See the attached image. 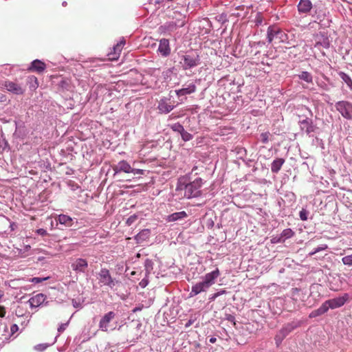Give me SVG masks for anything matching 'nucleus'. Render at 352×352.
Wrapping results in <instances>:
<instances>
[{
  "instance_id": "423d86ee",
  "label": "nucleus",
  "mask_w": 352,
  "mask_h": 352,
  "mask_svg": "<svg viewBox=\"0 0 352 352\" xmlns=\"http://www.w3.org/2000/svg\"><path fill=\"white\" fill-rule=\"evenodd\" d=\"M336 109L347 119H352V104L347 101H340L336 104Z\"/></svg>"
},
{
  "instance_id": "cd10ccee",
  "label": "nucleus",
  "mask_w": 352,
  "mask_h": 352,
  "mask_svg": "<svg viewBox=\"0 0 352 352\" xmlns=\"http://www.w3.org/2000/svg\"><path fill=\"white\" fill-rule=\"evenodd\" d=\"M339 76L352 89V80L349 76L341 72L339 73Z\"/></svg>"
},
{
  "instance_id": "de8ad7c7",
  "label": "nucleus",
  "mask_w": 352,
  "mask_h": 352,
  "mask_svg": "<svg viewBox=\"0 0 352 352\" xmlns=\"http://www.w3.org/2000/svg\"><path fill=\"white\" fill-rule=\"evenodd\" d=\"M218 296H219V294L215 293V294H214L211 297H210V300L211 301H213V300H215Z\"/></svg>"
},
{
  "instance_id": "9d476101",
  "label": "nucleus",
  "mask_w": 352,
  "mask_h": 352,
  "mask_svg": "<svg viewBox=\"0 0 352 352\" xmlns=\"http://www.w3.org/2000/svg\"><path fill=\"white\" fill-rule=\"evenodd\" d=\"M293 328L287 325L282 328L276 335L274 340L277 346H278L286 336L292 331Z\"/></svg>"
},
{
  "instance_id": "f704fd0d",
  "label": "nucleus",
  "mask_w": 352,
  "mask_h": 352,
  "mask_svg": "<svg viewBox=\"0 0 352 352\" xmlns=\"http://www.w3.org/2000/svg\"><path fill=\"white\" fill-rule=\"evenodd\" d=\"M269 135H270V133L269 132H265V133H262L261 134V142L264 144H266L268 142V139H269Z\"/></svg>"
},
{
  "instance_id": "412c9836",
  "label": "nucleus",
  "mask_w": 352,
  "mask_h": 352,
  "mask_svg": "<svg viewBox=\"0 0 352 352\" xmlns=\"http://www.w3.org/2000/svg\"><path fill=\"white\" fill-rule=\"evenodd\" d=\"M187 217L188 214L185 211L177 212L167 216L166 221L168 222H173L184 219Z\"/></svg>"
},
{
  "instance_id": "c03bdc74",
  "label": "nucleus",
  "mask_w": 352,
  "mask_h": 352,
  "mask_svg": "<svg viewBox=\"0 0 352 352\" xmlns=\"http://www.w3.org/2000/svg\"><path fill=\"white\" fill-rule=\"evenodd\" d=\"M176 13H179V12H173V15L172 16H170V17H171L174 21H177V19H179V16L178 15H176Z\"/></svg>"
},
{
  "instance_id": "7ed1b4c3",
  "label": "nucleus",
  "mask_w": 352,
  "mask_h": 352,
  "mask_svg": "<svg viewBox=\"0 0 352 352\" xmlns=\"http://www.w3.org/2000/svg\"><path fill=\"white\" fill-rule=\"evenodd\" d=\"M267 40L269 43L276 44L284 43L287 40V35L277 26H270L267 29Z\"/></svg>"
},
{
  "instance_id": "ddd939ff",
  "label": "nucleus",
  "mask_w": 352,
  "mask_h": 352,
  "mask_svg": "<svg viewBox=\"0 0 352 352\" xmlns=\"http://www.w3.org/2000/svg\"><path fill=\"white\" fill-rule=\"evenodd\" d=\"M124 43V41H120L113 47L111 52L108 54L109 60H114L118 59Z\"/></svg>"
},
{
  "instance_id": "dca6fc26",
  "label": "nucleus",
  "mask_w": 352,
  "mask_h": 352,
  "mask_svg": "<svg viewBox=\"0 0 352 352\" xmlns=\"http://www.w3.org/2000/svg\"><path fill=\"white\" fill-rule=\"evenodd\" d=\"M158 51L164 56H167L170 54V48L169 46V41L168 39L162 38L160 41Z\"/></svg>"
},
{
  "instance_id": "6ab92c4d",
  "label": "nucleus",
  "mask_w": 352,
  "mask_h": 352,
  "mask_svg": "<svg viewBox=\"0 0 352 352\" xmlns=\"http://www.w3.org/2000/svg\"><path fill=\"white\" fill-rule=\"evenodd\" d=\"M220 276V272L218 268H216L215 270L206 274L204 277V280L209 283L210 285H212L215 283V280Z\"/></svg>"
},
{
  "instance_id": "20e7f679",
  "label": "nucleus",
  "mask_w": 352,
  "mask_h": 352,
  "mask_svg": "<svg viewBox=\"0 0 352 352\" xmlns=\"http://www.w3.org/2000/svg\"><path fill=\"white\" fill-rule=\"evenodd\" d=\"M98 278L100 283L102 284L103 285H107L110 288H113L118 283L117 280L112 278L109 270L106 268H102L100 270L98 273Z\"/></svg>"
},
{
  "instance_id": "a878e982",
  "label": "nucleus",
  "mask_w": 352,
  "mask_h": 352,
  "mask_svg": "<svg viewBox=\"0 0 352 352\" xmlns=\"http://www.w3.org/2000/svg\"><path fill=\"white\" fill-rule=\"evenodd\" d=\"M327 311L326 305L324 303L317 309L312 311L309 314V318H315L322 314H324Z\"/></svg>"
},
{
  "instance_id": "09e8293b",
  "label": "nucleus",
  "mask_w": 352,
  "mask_h": 352,
  "mask_svg": "<svg viewBox=\"0 0 352 352\" xmlns=\"http://www.w3.org/2000/svg\"><path fill=\"white\" fill-rule=\"evenodd\" d=\"M134 219H135V217H134ZM133 221V217H129L128 219H127V223L128 224H130L131 223H132Z\"/></svg>"
},
{
  "instance_id": "864d4df0",
  "label": "nucleus",
  "mask_w": 352,
  "mask_h": 352,
  "mask_svg": "<svg viewBox=\"0 0 352 352\" xmlns=\"http://www.w3.org/2000/svg\"><path fill=\"white\" fill-rule=\"evenodd\" d=\"M3 294L1 291H0V298L3 296Z\"/></svg>"
},
{
  "instance_id": "e433bc0d",
  "label": "nucleus",
  "mask_w": 352,
  "mask_h": 352,
  "mask_svg": "<svg viewBox=\"0 0 352 352\" xmlns=\"http://www.w3.org/2000/svg\"><path fill=\"white\" fill-rule=\"evenodd\" d=\"M302 124L307 125V129H306L307 133H310L314 131V126L312 125H311V124H309V122L307 120H303L302 122Z\"/></svg>"
},
{
  "instance_id": "c85d7f7f",
  "label": "nucleus",
  "mask_w": 352,
  "mask_h": 352,
  "mask_svg": "<svg viewBox=\"0 0 352 352\" xmlns=\"http://www.w3.org/2000/svg\"><path fill=\"white\" fill-rule=\"evenodd\" d=\"M299 78L309 83L312 82L313 80L311 74L307 72H302L299 75Z\"/></svg>"
},
{
  "instance_id": "79ce46f5",
  "label": "nucleus",
  "mask_w": 352,
  "mask_h": 352,
  "mask_svg": "<svg viewBox=\"0 0 352 352\" xmlns=\"http://www.w3.org/2000/svg\"><path fill=\"white\" fill-rule=\"evenodd\" d=\"M6 309L3 306H0V317L3 318L6 315Z\"/></svg>"
},
{
  "instance_id": "5701e85b",
  "label": "nucleus",
  "mask_w": 352,
  "mask_h": 352,
  "mask_svg": "<svg viewBox=\"0 0 352 352\" xmlns=\"http://www.w3.org/2000/svg\"><path fill=\"white\" fill-rule=\"evenodd\" d=\"M56 221L60 224L64 225L66 227H71L73 226V219L68 215L60 214L56 219Z\"/></svg>"
},
{
  "instance_id": "f8f14e48",
  "label": "nucleus",
  "mask_w": 352,
  "mask_h": 352,
  "mask_svg": "<svg viewBox=\"0 0 352 352\" xmlns=\"http://www.w3.org/2000/svg\"><path fill=\"white\" fill-rule=\"evenodd\" d=\"M169 101L170 100L167 98H163L160 100L157 109L160 113H168L174 109L175 106L170 104Z\"/></svg>"
},
{
  "instance_id": "72a5a7b5",
  "label": "nucleus",
  "mask_w": 352,
  "mask_h": 352,
  "mask_svg": "<svg viewBox=\"0 0 352 352\" xmlns=\"http://www.w3.org/2000/svg\"><path fill=\"white\" fill-rule=\"evenodd\" d=\"M181 135H182V139L184 141L190 140L191 139V138H192V135L186 131L184 129V131H182L181 133Z\"/></svg>"
},
{
  "instance_id": "8fccbe9b",
  "label": "nucleus",
  "mask_w": 352,
  "mask_h": 352,
  "mask_svg": "<svg viewBox=\"0 0 352 352\" xmlns=\"http://www.w3.org/2000/svg\"><path fill=\"white\" fill-rule=\"evenodd\" d=\"M216 340H217L216 338H214V337L210 338L209 340L210 343H214L216 342Z\"/></svg>"
},
{
  "instance_id": "4c0bfd02",
  "label": "nucleus",
  "mask_w": 352,
  "mask_h": 352,
  "mask_svg": "<svg viewBox=\"0 0 352 352\" xmlns=\"http://www.w3.org/2000/svg\"><path fill=\"white\" fill-rule=\"evenodd\" d=\"M307 214H308V212L305 209H302V210H300V212L299 213L300 219L302 221L307 220Z\"/></svg>"
},
{
  "instance_id": "f03ea898",
  "label": "nucleus",
  "mask_w": 352,
  "mask_h": 352,
  "mask_svg": "<svg viewBox=\"0 0 352 352\" xmlns=\"http://www.w3.org/2000/svg\"><path fill=\"white\" fill-rule=\"evenodd\" d=\"M176 15L179 16V19H177V21H170L160 26L158 31L160 34H170L171 32L175 31L178 28L183 27L185 25L186 16L182 13H176Z\"/></svg>"
},
{
  "instance_id": "2eb2a0df",
  "label": "nucleus",
  "mask_w": 352,
  "mask_h": 352,
  "mask_svg": "<svg viewBox=\"0 0 352 352\" xmlns=\"http://www.w3.org/2000/svg\"><path fill=\"white\" fill-rule=\"evenodd\" d=\"M46 296L43 294H38L30 298L28 302L31 307H38L45 300Z\"/></svg>"
},
{
  "instance_id": "6e6552de",
  "label": "nucleus",
  "mask_w": 352,
  "mask_h": 352,
  "mask_svg": "<svg viewBox=\"0 0 352 352\" xmlns=\"http://www.w3.org/2000/svg\"><path fill=\"white\" fill-rule=\"evenodd\" d=\"M116 317L113 311H109L105 314L99 322V328L102 331H107L109 329V323Z\"/></svg>"
},
{
  "instance_id": "9b49d317",
  "label": "nucleus",
  "mask_w": 352,
  "mask_h": 352,
  "mask_svg": "<svg viewBox=\"0 0 352 352\" xmlns=\"http://www.w3.org/2000/svg\"><path fill=\"white\" fill-rule=\"evenodd\" d=\"M211 286V285L203 280V281L197 283L194 286H192L190 294L191 296H196L202 292L206 291V289H208Z\"/></svg>"
},
{
  "instance_id": "bb28decb",
  "label": "nucleus",
  "mask_w": 352,
  "mask_h": 352,
  "mask_svg": "<svg viewBox=\"0 0 352 352\" xmlns=\"http://www.w3.org/2000/svg\"><path fill=\"white\" fill-rule=\"evenodd\" d=\"M149 235H150L149 230H148V229L143 230L136 235L135 239L138 241L146 240V239H148L149 237Z\"/></svg>"
},
{
  "instance_id": "49530a36",
  "label": "nucleus",
  "mask_w": 352,
  "mask_h": 352,
  "mask_svg": "<svg viewBox=\"0 0 352 352\" xmlns=\"http://www.w3.org/2000/svg\"><path fill=\"white\" fill-rule=\"evenodd\" d=\"M37 232H38L39 234L43 235V236H45V235H46V234H47V231H46L45 230H44V229H42V228L38 229V230H37Z\"/></svg>"
},
{
  "instance_id": "a211bd4d",
  "label": "nucleus",
  "mask_w": 352,
  "mask_h": 352,
  "mask_svg": "<svg viewBox=\"0 0 352 352\" xmlns=\"http://www.w3.org/2000/svg\"><path fill=\"white\" fill-rule=\"evenodd\" d=\"M46 68V65L43 61L36 59L31 63V66L29 68L30 71L36 72L38 73L43 72Z\"/></svg>"
},
{
  "instance_id": "c756f323",
  "label": "nucleus",
  "mask_w": 352,
  "mask_h": 352,
  "mask_svg": "<svg viewBox=\"0 0 352 352\" xmlns=\"http://www.w3.org/2000/svg\"><path fill=\"white\" fill-rule=\"evenodd\" d=\"M294 234L293 230L290 228L285 229L281 234L282 237H285V239H289L292 237Z\"/></svg>"
},
{
  "instance_id": "37998d69",
  "label": "nucleus",
  "mask_w": 352,
  "mask_h": 352,
  "mask_svg": "<svg viewBox=\"0 0 352 352\" xmlns=\"http://www.w3.org/2000/svg\"><path fill=\"white\" fill-rule=\"evenodd\" d=\"M67 323H65V324H61L59 326V327L58 328V332H60V333L63 332V331L65 329V328H66V326H67Z\"/></svg>"
},
{
  "instance_id": "39448f33",
  "label": "nucleus",
  "mask_w": 352,
  "mask_h": 352,
  "mask_svg": "<svg viewBox=\"0 0 352 352\" xmlns=\"http://www.w3.org/2000/svg\"><path fill=\"white\" fill-rule=\"evenodd\" d=\"M349 300V295L346 293L344 294L342 296H339L335 298H332L328 300H326L324 302V305H326L327 311L329 309H336L344 305L346 302Z\"/></svg>"
},
{
  "instance_id": "f3484780",
  "label": "nucleus",
  "mask_w": 352,
  "mask_h": 352,
  "mask_svg": "<svg viewBox=\"0 0 352 352\" xmlns=\"http://www.w3.org/2000/svg\"><path fill=\"white\" fill-rule=\"evenodd\" d=\"M113 169L116 172H124L126 173H130L132 170L131 165L124 160L120 161L117 165L113 167Z\"/></svg>"
},
{
  "instance_id": "a18cd8bd",
  "label": "nucleus",
  "mask_w": 352,
  "mask_h": 352,
  "mask_svg": "<svg viewBox=\"0 0 352 352\" xmlns=\"http://www.w3.org/2000/svg\"><path fill=\"white\" fill-rule=\"evenodd\" d=\"M7 100V97L6 95L0 93V102H5Z\"/></svg>"
},
{
  "instance_id": "603ef678",
  "label": "nucleus",
  "mask_w": 352,
  "mask_h": 352,
  "mask_svg": "<svg viewBox=\"0 0 352 352\" xmlns=\"http://www.w3.org/2000/svg\"><path fill=\"white\" fill-rule=\"evenodd\" d=\"M316 253H317V252H316V249H315L314 251H311V252L309 254V256H313V255H314V254H316Z\"/></svg>"
},
{
  "instance_id": "f257e3e1",
  "label": "nucleus",
  "mask_w": 352,
  "mask_h": 352,
  "mask_svg": "<svg viewBox=\"0 0 352 352\" xmlns=\"http://www.w3.org/2000/svg\"><path fill=\"white\" fill-rule=\"evenodd\" d=\"M202 185V179L197 178L193 182L188 184L182 182V180L179 181L177 189L184 190V197L190 199L192 197H197L201 195L200 188Z\"/></svg>"
},
{
  "instance_id": "c9c22d12",
  "label": "nucleus",
  "mask_w": 352,
  "mask_h": 352,
  "mask_svg": "<svg viewBox=\"0 0 352 352\" xmlns=\"http://www.w3.org/2000/svg\"><path fill=\"white\" fill-rule=\"evenodd\" d=\"M48 278H49V277H45V278L34 277V278H31L30 282H32L33 283H40L43 282V280H47Z\"/></svg>"
},
{
  "instance_id": "4468645a",
  "label": "nucleus",
  "mask_w": 352,
  "mask_h": 352,
  "mask_svg": "<svg viewBox=\"0 0 352 352\" xmlns=\"http://www.w3.org/2000/svg\"><path fill=\"white\" fill-rule=\"evenodd\" d=\"M297 7L300 14H307L312 9L313 5L310 0H300Z\"/></svg>"
},
{
  "instance_id": "393cba45",
  "label": "nucleus",
  "mask_w": 352,
  "mask_h": 352,
  "mask_svg": "<svg viewBox=\"0 0 352 352\" xmlns=\"http://www.w3.org/2000/svg\"><path fill=\"white\" fill-rule=\"evenodd\" d=\"M27 83L29 85V88L31 91H35L38 87V79L34 76H30L28 77Z\"/></svg>"
},
{
  "instance_id": "ea45409f",
  "label": "nucleus",
  "mask_w": 352,
  "mask_h": 352,
  "mask_svg": "<svg viewBox=\"0 0 352 352\" xmlns=\"http://www.w3.org/2000/svg\"><path fill=\"white\" fill-rule=\"evenodd\" d=\"M327 248H328L327 245L323 244V245L318 247L317 248H316V252H320L322 250H325L326 249H327Z\"/></svg>"
},
{
  "instance_id": "a19ab883",
  "label": "nucleus",
  "mask_w": 352,
  "mask_h": 352,
  "mask_svg": "<svg viewBox=\"0 0 352 352\" xmlns=\"http://www.w3.org/2000/svg\"><path fill=\"white\" fill-rule=\"evenodd\" d=\"M18 330H19V327H18L17 324H12L10 327V331H11L12 334L15 333Z\"/></svg>"
},
{
  "instance_id": "2f4dec72",
  "label": "nucleus",
  "mask_w": 352,
  "mask_h": 352,
  "mask_svg": "<svg viewBox=\"0 0 352 352\" xmlns=\"http://www.w3.org/2000/svg\"><path fill=\"white\" fill-rule=\"evenodd\" d=\"M170 128L174 131L179 132V133H181L182 131H184V129L183 126L182 124H180L179 123H175V124H172L170 126Z\"/></svg>"
},
{
  "instance_id": "3c124183",
  "label": "nucleus",
  "mask_w": 352,
  "mask_h": 352,
  "mask_svg": "<svg viewBox=\"0 0 352 352\" xmlns=\"http://www.w3.org/2000/svg\"><path fill=\"white\" fill-rule=\"evenodd\" d=\"M217 294H219V296L225 294L226 293V290H221L220 292H217Z\"/></svg>"
},
{
  "instance_id": "1a4fd4ad",
  "label": "nucleus",
  "mask_w": 352,
  "mask_h": 352,
  "mask_svg": "<svg viewBox=\"0 0 352 352\" xmlns=\"http://www.w3.org/2000/svg\"><path fill=\"white\" fill-rule=\"evenodd\" d=\"M71 267L76 272L84 273L88 267V263L86 259L78 258L72 263Z\"/></svg>"
},
{
  "instance_id": "aec40b11",
  "label": "nucleus",
  "mask_w": 352,
  "mask_h": 352,
  "mask_svg": "<svg viewBox=\"0 0 352 352\" xmlns=\"http://www.w3.org/2000/svg\"><path fill=\"white\" fill-rule=\"evenodd\" d=\"M184 63L183 67L184 69H188L191 67L197 65V61L193 57L189 55H185L183 56Z\"/></svg>"
},
{
  "instance_id": "58836bf2",
  "label": "nucleus",
  "mask_w": 352,
  "mask_h": 352,
  "mask_svg": "<svg viewBox=\"0 0 352 352\" xmlns=\"http://www.w3.org/2000/svg\"><path fill=\"white\" fill-rule=\"evenodd\" d=\"M131 173L134 174V175H142L144 174V170L143 169L132 168V170L131 171Z\"/></svg>"
},
{
  "instance_id": "4be33fe9",
  "label": "nucleus",
  "mask_w": 352,
  "mask_h": 352,
  "mask_svg": "<svg viewBox=\"0 0 352 352\" xmlns=\"http://www.w3.org/2000/svg\"><path fill=\"white\" fill-rule=\"evenodd\" d=\"M196 91V86L195 84H190L186 88H182L175 90V93L178 96H182L186 94H191Z\"/></svg>"
},
{
  "instance_id": "473e14b6",
  "label": "nucleus",
  "mask_w": 352,
  "mask_h": 352,
  "mask_svg": "<svg viewBox=\"0 0 352 352\" xmlns=\"http://www.w3.org/2000/svg\"><path fill=\"white\" fill-rule=\"evenodd\" d=\"M49 345L47 344H39L34 346L35 350L42 352L45 351Z\"/></svg>"
},
{
  "instance_id": "7c9ffc66",
  "label": "nucleus",
  "mask_w": 352,
  "mask_h": 352,
  "mask_svg": "<svg viewBox=\"0 0 352 352\" xmlns=\"http://www.w3.org/2000/svg\"><path fill=\"white\" fill-rule=\"evenodd\" d=\"M342 262L345 265H349V266L352 265V254L344 256L342 258Z\"/></svg>"
},
{
  "instance_id": "0eeeda50",
  "label": "nucleus",
  "mask_w": 352,
  "mask_h": 352,
  "mask_svg": "<svg viewBox=\"0 0 352 352\" xmlns=\"http://www.w3.org/2000/svg\"><path fill=\"white\" fill-rule=\"evenodd\" d=\"M3 86L7 91L16 95H23L25 91V88L21 85L10 80L5 81Z\"/></svg>"
},
{
  "instance_id": "b1692460",
  "label": "nucleus",
  "mask_w": 352,
  "mask_h": 352,
  "mask_svg": "<svg viewBox=\"0 0 352 352\" xmlns=\"http://www.w3.org/2000/svg\"><path fill=\"white\" fill-rule=\"evenodd\" d=\"M285 160L283 158H278L273 161L271 166V170L272 173H277L281 168Z\"/></svg>"
}]
</instances>
